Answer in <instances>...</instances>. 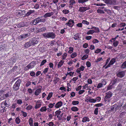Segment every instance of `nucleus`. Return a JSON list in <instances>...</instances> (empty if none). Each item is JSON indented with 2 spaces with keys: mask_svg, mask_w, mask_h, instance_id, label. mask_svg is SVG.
I'll list each match as a JSON object with an SVG mask.
<instances>
[{
  "mask_svg": "<svg viewBox=\"0 0 126 126\" xmlns=\"http://www.w3.org/2000/svg\"><path fill=\"white\" fill-rule=\"evenodd\" d=\"M34 12V10H30L25 15L26 16H29L32 14Z\"/></svg>",
  "mask_w": 126,
  "mask_h": 126,
  "instance_id": "25",
  "label": "nucleus"
},
{
  "mask_svg": "<svg viewBox=\"0 0 126 126\" xmlns=\"http://www.w3.org/2000/svg\"><path fill=\"white\" fill-rule=\"evenodd\" d=\"M34 8L36 9H37L39 8V5L38 4H36L34 6Z\"/></svg>",
  "mask_w": 126,
  "mask_h": 126,
  "instance_id": "59",
  "label": "nucleus"
},
{
  "mask_svg": "<svg viewBox=\"0 0 126 126\" xmlns=\"http://www.w3.org/2000/svg\"><path fill=\"white\" fill-rule=\"evenodd\" d=\"M74 24V22L71 19L69 20L68 22L66 23V25L71 27H72Z\"/></svg>",
  "mask_w": 126,
  "mask_h": 126,
  "instance_id": "9",
  "label": "nucleus"
},
{
  "mask_svg": "<svg viewBox=\"0 0 126 126\" xmlns=\"http://www.w3.org/2000/svg\"><path fill=\"white\" fill-rule=\"evenodd\" d=\"M61 111L59 110H57L55 112V116L58 115L61 113Z\"/></svg>",
  "mask_w": 126,
  "mask_h": 126,
  "instance_id": "48",
  "label": "nucleus"
},
{
  "mask_svg": "<svg viewBox=\"0 0 126 126\" xmlns=\"http://www.w3.org/2000/svg\"><path fill=\"white\" fill-rule=\"evenodd\" d=\"M97 13L100 14H104V12L103 10L99 9L97 10Z\"/></svg>",
  "mask_w": 126,
  "mask_h": 126,
  "instance_id": "42",
  "label": "nucleus"
},
{
  "mask_svg": "<svg viewBox=\"0 0 126 126\" xmlns=\"http://www.w3.org/2000/svg\"><path fill=\"white\" fill-rule=\"evenodd\" d=\"M112 84L111 85H110L107 88V90H109L111 89H112Z\"/></svg>",
  "mask_w": 126,
  "mask_h": 126,
  "instance_id": "63",
  "label": "nucleus"
},
{
  "mask_svg": "<svg viewBox=\"0 0 126 126\" xmlns=\"http://www.w3.org/2000/svg\"><path fill=\"white\" fill-rule=\"evenodd\" d=\"M38 23L36 20V18L33 20H32L30 22V24L31 25H35Z\"/></svg>",
  "mask_w": 126,
  "mask_h": 126,
  "instance_id": "13",
  "label": "nucleus"
},
{
  "mask_svg": "<svg viewBox=\"0 0 126 126\" xmlns=\"http://www.w3.org/2000/svg\"><path fill=\"white\" fill-rule=\"evenodd\" d=\"M126 114V113L124 112H122V113H120V116L123 118V117H124L125 116V114Z\"/></svg>",
  "mask_w": 126,
  "mask_h": 126,
  "instance_id": "37",
  "label": "nucleus"
},
{
  "mask_svg": "<svg viewBox=\"0 0 126 126\" xmlns=\"http://www.w3.org/2000/svg\"><path fill=\"white\" fill-rule=\"evenodd\" d=\"M41 89L40 88H39L36 90L35 92V94L36 96H37L39 95L41 92Z\"/></svg>",
  "mask_w": 126,
  "mask_h": 126,
  "instance_id": "15",
  "label": "nucleus"
},
{
  "mask_svg": "<svg viewBox=\"0 0 126 126\" xmlns=\"http://www.w3.org/2000/svg\"><path fill=\"white\" fill-rule=\"evenodd\" d=\"M38 23L42 22L44 23L45 22L46 20L45 18H44V16H41L36 18Z\"/></svg>",
  "mask_w": 126,
  "mask_h": 126,
  "instance_id": "7",
  "label": "nucleus"
},
{
  "mask_svg": "<svg viewBox=\"0 0 126 126\" xmlns=\"http://www.w3.org/2000/svg\"><path fill=\"white\" fill-rule=\"evenodd\" d=\"M71 110L73 111H76L78 110L79 109L76 107H73L71 108Z\"/></svg>",
  "mask_w": 126,
  "mask_h": 126,
  "instance_id": "27",
  "label": "nucleus"
},
{
  "mask_svg": "<svg viewBox=\"0 0 126 126\" xmlns=\"http://www.w3.org/2000/svg\"><path fill=\"white\" fill-rule=\"evenodd\" d=\"M46 29V27H43L39 29L38 30L39 32H41L45 30Z\"/></svg>",
  "mask_w": 126,
  "mask_h": 126,
  "instance_id": "43",
  "label": "nucleus"
},
{
  "mask_svg": "<svg viewBox=\"0 0 126 126\" xmlns=\"http://www.w3.org/2000/svg\"><path fill=\"white\" fill-rule=\"evenodd\" d=\"M88 55H84L82 58L81 59L82 60L86 59L88 57Z\"/></svg>",
  "mask_w": 126,
  "mask_h": 126,
  "instance_id": "44",
  "label": "nucleus"
},
{
  "mask_svg": "<svg viewBox=\"0 0 126 126\" xmlns=\"http://www.w3.org/2000/svg\"><path fill=\"white\" fill-rule=\"evenodd\" d=\"M30 35V33H29L23 34L18 36V39L20 40H23L28 38Z\"/></svg>",
  "mask_w": 126,
  "mask_h": 126,
  "instance_id": "4",
  "label": "nucleus"
},
{
  "mask_svg": "<svg viewBox=\"0 0 126 126\" xmlns=\"http://www.w3.org/2000/svg\"><path fill=\"white\" fill-rule=\"evenodd\" d=\"M116 58H114L112 59L110 62L109 64L105 68L106 69L107 68L110 66L111 65L113 64L115 62V60Z\"/></svg>",
  "mask_w": 126,
  "mask_h": 126,
  "instance_id": "8",
  "label": "nucleus"
},
{
  "mask_svg": "<svg viewBox=\"0 0 126 126\" xmlns=\"http://www.w3.org/2000/svg\"><path fill=\"white\" fill-rule=\"evenodd\" d=\"M87 82L89 84H91L92 83V81L91 79H88Z\"/></svg>",
  "mask_w": 126,
  "mask_h": 126,
  "instance_id": "62",
  "label": "nucleus"
},
{
  "mask_svg": "<svg viewBox=\"0 0 126 126\" xmlns=\"http://www.w3.org/2000/svg\"><path fill=\"white\" fill-rule=\"evenodd\" d=\"M98 108H96L94 110V113L95 115H97L98 114Z\"/></svg>",
  "mask_w": 126,
  "mask_h": 126,
  "instance_id": "56",
  "label": "nucleus"
},
{
  "mask_svg": "<svg viewBox=\"0 0 126 126\" xmlns=\"http://www.w3.org/2000/svg\"><path fill=\"white\" fill-rule=\"evenodd\" d=\"M26 14V12L24 11L20 10L18 12V15H20L21 16H23Z\"/></svg>",
  "mask_w": 126,
  "mask_h": 126,
  "instance_id": "24",
  "label": "nucleus"
},
{
  "mask_svg": "<svg viewBox=\"0 0 126 126\" xmlns=\"http://www.w3.org/2000/svg\"><path fill=\"white\" fill-rule=\"evenodd\" d=\"M31 46H32V45L30 43V41L27 42L24 45V47L25 48L29 47Z\"/></svg>",
  "mask_w": 126,
  "mask_h": 126,
  "instance_id": "18",
  "label": "nucleus"
},
{
  "mask_svg": "<svg viewBox=\"0 0 126 126\" xmlns=\"http://www.w3.org/2000/svg\"><path fill=\"white\" fill-rule=\"evenodd\" d=\"M33 120L31 118H30L29 120V124L31 126H33Z\"/></svg>",
  "mask_w": 126,
  "mask_h": 126,
  "instance_id": "30",
  "label": "nucleus"
},
{
  "mask_svg": "<svg viewBox=\"0 0 126 126\" xmlns=\"http://www.w3.org/2000/svg\"><path fill=\"white\" fill-rule=\"evenodd\" d=\"M116 4V1L115 0H110V5H115Z\"/></svg>",
  "mask_w": 126,
  "mask_h": 126,
  "instance_id": "21",
  "label": "nucleus"
},
{
  "mask_svg": "<svg viewBox=\"0 0 126 126\" xmlns=\"http://www.w3.org/2000/svg\"><path fill=\"white\" fill-rule=\"evenodd\" d=\"M30 74L31 76L33 77L35 75V73L34 72L32 71L30 73Z\"/></svg>",
  "mask_w": 126,
  "mask_h": 126,
  "instance_id": "61",
  "label": "nucleus"
},
{
  "mask_svg": "<svg viewBox=\"0 0 126 126\" xmlns=\"http://www.w3.org/2000/svg\"><path fill=\"white\" fill-rule=\"evenodd\" d=\"M90 9L89 7H80L79 11L81 12H83L87 10H89Z\"/></svg>",
  "mask_w": 126,
  "mask_h": 126,
  "instance_id": "11",
  "label": "nucleus"
},
{
  "mask_svg": "<svg viewBox=\"0 0 126 126\" xmlns=\"http://www.w3.org/2000/svg\"><path fill=\"white\" fill-rule=\"evenodd\" d=\"M62 105V103L61 101L58 102L55 105V107L57 108H59L61 107Z\"/></svg>",
  "mask_w": 126,
  "mask_h": 126,
  "instance_id": "17",
  "label": "nucleus"
},
{
  "mask_svg": "<svg viewBox=\"0 0 126 126\" xmlns=\"http://www.w3.org/2000/svg\"><path fill=\"white\" fill-rule=\"evenodd\" d=\"M82 23L84 24L87 25H88L89 24V22L85 20H83L82 21Z\"/></svg>",
  "mask_w": 126,
  "mask_h": 126,
  "instance_id": "49",
  "label": "nucleus"
},
{
  "mask_svg": "<svg viewBox=\"0 0 126 126\" xmlns=\"http://www.w3.org/2000/svg\"><path fill=\"white\" fill-rule=\"evenodd\" d=\"M63 13L65 14H68L69 13L68 10L65 9L63 10Z\"/></svg>",
  "mask_w": 126,
  "mask_h": 126,
  "instance_id": "53",
  "label": "nucleus"
},
{
  "mask_svg": "<svg viewBox=\"0 0 126 126\" xmlns=\"http://www.w3.org/2000/svg\"><path fill=\"white\" fill-rule=\"evenodd\" d=\"M41 104L40 103H36V105L35 106V108L37 109L41 107Z\"/></svg>",
  "mask_w": 126,
  "mask_h": 126,
  "instance_id": "33",
  "label": "nucleus"
},
{
  "mask_svg": "<svg viewBox=\"0 0 126 126\" xmlns=\"http://www.w3.org/2000/svg\"><path fill=\"white\" fill-rule=\"evenodd\" d=\"M120 79L118 78L114 79H113L111 81V83L112 85L115 84L117 82L119 81Z\"/></svg>",
  "mask_w": 126,
  "mask_h": 126,
  "instance_id": "16",
  "label": "nucleus"
},
{
  "mask_svg": "<svg viewBox=\"0 0 126 126\" xmlns=\"http://www.w3.org/2000/svg\"><path fill=\"white\" fill-rule=\"evenodd\" d=\"M77 55V53L76 52L73 53L71 55V57L72 58H74L76 57Z\"/></svg>",
  "mask_w": 126,
  "mask_h": 126,
  "instance_id": "31",
  "label": "nucleus"
},
{
  "mask_svg": "<svg viewBox=\"0 0 126 126\" xmlns=\"http://www.w3.org/2000/svg\"><path fill=\"white\" fill-rule=\"evenodd\" d=\"M101 50L100 49L98 48L95 51V53H98L101 52Z\"/></svg>",
  "mask_w": 126,
  "mask_h": 126,
  "instance_id": "54",
  "label": "nucleus"
},
{
  "mask_svg": "<svg viewBox=\"0 0 126 126\" xmlns=\"http://www.w3.org/2000/svg\"><path fill=\"white\" fill-rule=\"evenodd\" d=\"M91 103H94L96 101V100L93 98H90L87 99Z\"/></svg>",
  "mask_w": 126,
  "mask_h": 126,
  "instance_id": "29",
  "label": "nucleus"
},
{
  "mask_svg": "<svg viewBox=\"0 0 126 126\" xmlns=\"http://www.w3.org/2000/svg\"><path fill=\"white\" fill-rule=\"evenodd\" d=\"M117 76L120 78L123 77L125 75V73L124 71H118L116 73Z\"/></svg>",
  "mask_w": 126,
  "mask_h": 126,
  "instance_id": "6",
  "label": "nucleus"
},
{
  "mask_svg": "<svg viewBox=\"0 0 126 126\" xmlns=\"http://www.w3.org/2000/svg\"><path fill=\"white\" fill-rule=\"evenodd\" d=\"M88 0H78V2L79 3H82L88 1Z\"/></svg>",
  "mask_w": 126,
  "mask_h": 126,
  "instance_id": "46",
  "label": "nucleus"
},
{
  "mask_svg": "<svg viewBox=\"0 0 126 126\" xmlns=\"http://www.w3.org/2000/svg\"><path fill=\"white\" fill-rule=\"evenodd\" d=\"M64 61L63 60L61 61L58 63V68H59L61 67L63 65Z\"/></svg>",
  "mask_w": 126,
  "mask_h": 126,
  "instance_id": "22",
  "label": "nucleus"
},
{
  "mask_svg": "<svg viewBox=\"0 0 126 126\" xmlns=\"http://www.w3.org/2000/svg\"><path fill=\"white\" fill-rule=\"evenodd\" d=\"M79 102L77 101H72V104L73 105H76L79 104Z\"/></svg>",
  "mask_w": 126,
  "mask_h": 126,
  "instance_id": "38",
  "label": "nucleus"
},
{
  "mask_svg": "<svg viewBox=\"0 0 126 126\" xmlns=\"http://www.w3.org/2000/svg\"><path fill=\"white\" fill-rule=\"evenodd\" d=\"M118 41H116L113 43V45L114 47H116L118 45Z\"/></svg>",
  "mask_w": 126,
  "mask_h": 126,
  "instance_id": "45",
  "label": "nucleus"
},
{
  "mask_svg": "<svg viewBox=\"0 0 126 126\" xmlns=\"http://www.w3.org/2000/svg\"><path fill=\"white\" fill-rule=\"evenodd\" d=\"M80 38L79 34L77 33L74 35L73 38L75 40H79Z\"/></svg>",
  "mask_w": 126,
  "mask_h": 126,
  "instance_id": "20",
  "label": "nucleus"
},
{
  "mask_svg": "<svg viewBox=\"0 0 126 126\" xmlns=\"http://www.w3.org/2000/svg\"><path fill=\"white\" fill-rule=\"evenodd\" d=\"M122 68H126V61H125L122 64L121 66Z\"/></svg>",
  "mask_w": 126,
  "mask_h": 126,
  "instance_id": "41",
  "label": "nucleus"
},
{
  "mask_svg": "<svg viewBox=\"0 0 126 126\" xmlns=\"http://www.w3.org/2000/svg\"><path fill=\"white\" fill-rule=\"evenodd\" d=\"M103 84H102L101 83H99L98 84L97 88H99L102 87V86Z\"/></svg>",
  "mask_w": 126,
  "mask_h": 126,
  "instance_id": "50",
  "label": "nucleus"
},
{
  "mask_svg": "<svg viewBox=\"0 0 126 126\" xmlns=\"http://www.w3.org/2000/svg\"><path fill=\"white\" fill-rule=\"evenodd\" d=\"M22 102L21 99H19L17 100V103L19 104H21L22 103Z\"/></svg>",
  "mask_w": 126,
  "mask_h": 126,
  "instance_id": "51",
  "label": "nucleus"
},
{
  "mask_svg": "<svg viewBox=\"0 0 126 126\" xmlns=\"http://www.w3.org/2000/svg\"><path fill=\"white\" fill-rule=\"evenodd\" d=\"M95 31L94 30H90L87 33V35L92 34L95 32Z\"/></svg>",
  "mask_w": 126,
  "mask_h": 126,
  "instance_id": "28",
  "label": "nucleus"
},
{
  "mask_svg": "<svg viewBox=\"0 0 126 126\" xmlns=\"http://www.w3.org/2000/svg\"><path fill=\"white\" fill-rule=\"evenodd\" d=\"M26 26V25L23 22H21L17 25V26L18 28H20Z\"/></svg>",
  "mask_w": 126,
  "mask_h": 126,
  "instance_id": "14",
  "label": "nucleus"
},
{
  "mask_svg": "<svg viewBox=\"0 0 126 126\" xmlns=\"http://www.w3.org/2000/svg\"><path fill=\"white\" fill-rule=\"evenodd\" d=\"M30 41L32 45V46H33L35 45L38 42L37 39L35 37H33L30 40Z\"/></svg>",
  "mask_w": 126,
  "mask_h": 126,
  "instance_id": "5",
  "label": "nucleus"
},
{
  "mask_svg": "<svg viewBox=\"0 0 126 126\" xmlns=\"http://www.w3.org/2000/svg\"><path fill=\"white\" fill-rule=\"evenodd\" d=\"M92 38L91 36H87L85 37V39L87 40H89L91 39Z\"/></svg>",
  "mask_w": 126,
  "mask_h": 126,
  "instance_id": "57",
  "label": "nucleus"
},
{
  "mask_svg": "<svg viewBox=\"0 0 126 126\" xmlns=\"http://www.w3.org/2000/svg\"><path fill=\"white\" fill-rule=\"evenodd\" d=\"M118 107V106L117 104H115L113 106L111 107L110 110L111 111H116L117 109V108Z\"/></svg>",
  "mask_w": 126,
  "mask_h": 126,
  "instance_id": "10",
  "label": "nucleus"
},
{
  "mask_svg": "<svg viewBox=\"0 0 126 126\" xmlns=\"http://www.w3.org/2000/svg\"><path fill=\"white\" fill-rule=\"evenodd\" d=\"M21 82V80L18 79L15 83L13 86V89L14 90L16 91L19 89V86Z\"/></svg>",
  "mask_w": 126,
  "mask_h": 126,
  "instance_id": "3",
  "label": "nucleus"
},
{
  "mask_svg": "<svg viewBox=\"0 0 126 126\" xmlns=\"http://www.w3.org/2000/svg\"><path fill=\"white\" fill-rule=\"evenodd\" d=\"M86 65L88 67H89L91 66V63L89 62H87L86 63Z\"/></svg>",
  "mask_w": 126,
  "mask_h": 126,
  "instance_id": "55",
  "label": "nucleus"
},
{
  "mask_svg": "<svg viewBox=\"0 0 126 126\" xmlns=\"http://www.w3.org/2000/svg\"><path fill=\"white\" fill-rule=\"evenodd\" d=\"M32 108V106L31 105H29L26 108V109L27 110H30Z\"/></svg>",
  "mask_w": 126,
  "mask_h": 126,
  "instance_id": "52",
  "label": "nucleus"
},
{
  "mask_svg": "<svg viewBox=\"0 0 126 126\" xmlns=\"http://www.w3.org/2000/svg\"><path fill=\"white\" fill-rule=\"evenodd\" d=\"M47 62V60H43L41 62V64L40 65V66H41L42 65H43L44 64Z\"/></svg>",
  "mask_w": 126,
  "mask_h": 126,
  "instance_id": "39",
  "label": "nucleus"
},
{
  "mask_svg": "<svg viewBox=\"0 0 126 126\" xmlns=\"http://www.w3.org/2000/svg\"><path fill=\"white\" fill-rule=\"evenodd\" d=\"M69 3V7L72 8L73 7L72 5H73V4L75 3L76 2L74 0H71L70 1Z\"/></svg>",
  "mask_w": 126,
  "mask_h": 126,
  "instance_id": "19",
  "label": "nucleus"
},
{
  "mask_svg": "<svg viewBox=\"0 0 126 126\" xmlns=\"http://www.w3.org/2000/svg\"><path fill=\"white\" fill-rule=\"evenodd\" d=\"M106 95L104 98V101L106 102H108L110 101V98L111 97L112 95V93L110 91H109L106 93Z\"/></svg>",
  "mask_w": 126,
  "mask_h": 126,
  "instance_id": "2",
  "label": "nucleus"
},
{
  "mask_svg": "<svg viewBox=\"0 0 126 126\" xmlns=\"http://www.w3.org/2000/svg\"><path fill=\"white\" fill-rule=\"evenodd\" d=\"M47 110L46 107L45 106H44L42 107L40 110V111L41 112L45 111Z\"/></svg>",
  "mask_w": 126,
  "mask_h": 126,
  "instance_id": "32",
  "label": "nucleus"
},
{
  "mask_svg": "<svg viewBox=\"0 0 126 126\" xmlns=\"http://www.w3.org/2000/svg\"><path fill=\"white\" fill-rule=\"evenodd\" d=\"M98 42V41L96 39H94L93 41V43L94 44L97 43Z\"/></svg>",
  "mask_w": 126,
  "mask_h": 126,
  "instance_id": "58",
  "label": "nucleus"
},
{
  "mask_svg": "<svg viewBox=\"0 0 126 126\" xmlns=\"http://www.w3.org/2000/svg\"><path fill=\"white\" fill-rule=\"evenodd\" d=\"M6 101H3L2 102V103L1 105H2L1 106L2 108H4L5 107L4 106H3V107H2V105H4V106H7V105H8L7 104V103L6 102Z\"/></svg>",
  "mask_w": 126,
  "mask_h": 126,
  "instance_id": "36",
  "label": "nucleus"
},
{
  "mask_svg": "<svg viewBox=\"0 0 126 126\" xmlns=\"http://www.w3.org/2000/svg\"><path fill=\"white\" fill-rule=\"evenodd\" d=\"M36 62L34 61H33L30 63V65L32 67H33L34 65L35 64Z\"/></svg>",
  "mask_w": 126,
  "mask_h": 126,
  "instance_id": "47",
  "label": "nucleus"
},
{
  "mask_svg": "<svg viewBox=\"0 0 126 126\" xmlns=\"http://www.w3.org/2000/svg\"><path fill=\"white\" fill-rule=\"evenodd\" d=\"M43 36L46 38H50L53 39L56 36L55 33L53 32H48L43 33Z\"/></svg>",
  "mask_w": 126,
  "mask_h": 126,
  "instance_id": "1",
  "label": "nucleus"
},
{
  "mask_svg": "<svg viewBox=\"0 0 126 126\" xmlns=\"http://www.w3.org/2000/svg\"><path fill=\"white\" fill-rule=\"evenodd\" d=\"M19 117H17L15 119V121L16 123L17 124H19L20 122V120L19 118Z\"/></svg>",
  "mask_w": 126,
  "mask_h": 126,
  "instance_id": "34",
  "label": "nucleus"
},
{
  "mask_svg": "<svg viewBox=\"0 0 126 126\" xmlns=\"http://www.w3.org/2000/svg\"><path fill=\"white\" fill-rule=\"evenodd\" d=\"M48 68H46L43 71V72L44 74H46L47 72Z\"/></svg>",
  "mask_w": 126,
  "mask_h": 126,
  "instance_id": "64",
  "label": "nucleus"
},
{
  "mask_svg": "<svg viewBox=\"0 0 126 126\" xmlns=\"http://www.w3.org/2000/svg\"><path fill=\"white\" fill-rule=\"evenodd\" d=\"M32 66H31V65H30V63L27 65V66L24 69L25 70H27L29 69L30 68H32Z\"/></svg>",
  "mask_w": 126,
  "mask_h": 126,
  "instance_id": "35",
  "label": "nucleus"
},
{
  "mask_svg": "<svg viewBox=\"0 0 126 126\" xmlns=\"http://www.w3.org/2000/svg\"><path fill=\"white\" fill-rule=\"evenodd\" d=\"M89 118L85 117L83 118L82 121L83 122H85L87 121L89 122Z\"/></svg>",
  "mask_w": 126,
  "mask_h": 126,
  "instance_id": "23",
  "label": "nucleus"
},
{
  "mask_svg": "<svg viewBox=\"0 0 126 126\" xmlns=\"http://www.w3.org/2000/svg\"><path fill=\"white\" fill-rule=\"evenodd\" d=\"M69 50L68 51V52L70 54L72 53L74 49L73 47H70L69 48Z\"/></svg>",
  "mask_w": 126,
  "mask_h": 126,
  "instance_id": "40",
  "label": "nucleus"
},
{
  "mask_svg": "<svg viewBox=\"0 0 126 126\" xmlns=\"http://www.w3.org/2000/svg\"><path fill=\"white\" fill-rule=\"evenodd\" d=\"M54 13L52 12L50 13H47L44 15V17L45 18H46L47 17H50Z\"/></svg>",
  "mask_w": 126,
  "mask_h": 126,
  "instance_id": "12",
  "label": "nucleus"
},
{
  "mask_svg": "<svg viewBox=\"0 0 126 126\" xmlns=\"http://www.w3.org/2000/svg\"><path fill=\"white\" fill-rule=\"evenodd\" d=\"M21 112L22 113L24 117H25L27 116V114L26 112H24L23 111H21Z\"/></svg>",
  "mask_w": 126,
  "mask_h": 126,
  "instance_id": "60",
  "label": "nucleus"
},
{
  "mask_svg": "<svg viewBox=\"0 0 126 126\" xmlns=\"http://www.w3.org/2000/svg\"><path fill=\"white\" fill-rule=\"evenodd\" d=\"M53 95V93L52 92L50 93L47 98V100H49L50 98Z\"/></svg>",
  "mask_w": 126,
  "mask_h": 126,
  "instance_id": "26",
  "label": "nucleus"
}]
</instances>
